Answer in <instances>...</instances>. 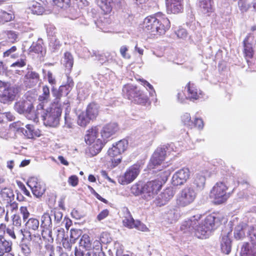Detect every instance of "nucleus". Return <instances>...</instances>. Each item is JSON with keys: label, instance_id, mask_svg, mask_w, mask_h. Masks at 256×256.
I'll return each mask as SVG.
<instances>
[{"label": "nucleus", "instance_id": "39448f33", "mask_svg": "<svg viewBox=\"0 0 256 256\" xmlns=\"http://www.w3.org/2000/svg\"><path fill=\"white\" fill-rule=\"evenodd\" d=\"M60 98L57 96L49 108L40 110V114L46 126L56 127L59 124L60 118L62 114L61 104L59 103Z\"/></svg>", "mask_w": 256, "mask_h": 256}, {"label": "nucleus", "instance_id": "b1692460", "mask_svg": "<svg viewBox=\"0 0 256 256\" xmlns=\"http://www.w3.org/2000/svg\"><path fill=\"white\" fill-rule=\"evenodd\" d=\"M244 54L246 58H251L254 55L253 36L248 34L243 42Z\"/></svg>", "mask_w": 256, "mask_h": 256}, {"label": "nucleus", "instance_id": "69168bd1", "mask_svg": "<svg viewBox=\"0 0 256 256\" xmlns=\"http://www.w3.org/2000/svg\"><path fill=\"white\" fill-rule=\"evenodd\" d=\"M26 64V59L21 58L20 60H18L12 64L10 66V67L12 68H22L25 66Z\"/></svg>", "mask_w": 256, "mask_h": 256}, {"label": "nucleus", "instance_id": "423d86ee", "mask_svg": "<svg viewBox=\"0 0 256 256\" xmlns=\"http://www.w3.org/2000/svg\"><path fill=\"white\" fill-rule=\"evenodd\" d=\"M234 184V188L236 184L231 178L226 182H218L212 188L210 192V198L213 200L216 204H221L225 202L230 197V194L227 192L229 187Z\"/></svg>", "mask_w": 256, "mask_h": 256}, {"label": "nucleus", "instance_id": "338daca9", "mask_svg": "<svg viewBox=\"0 0 256 256\" xmlns=\"http://www.w3.org/2000/svg\"><path fill=\"white\" fill-rule=\"evenodd\" d=\"M99 240L101 242L104 244H108L111 240V238L110 237L109 234L106 232L102 233Z\"/></svg>", "mask_w": 256, "mask_h": 256}, {"label": "nucleus", "instance_id": "7c9ffc66", "mask_svg": "<svg viewBox=\"0 0 256 256\" xmlns=\"http://www.w3.org/2000/svg\"><path fill=\"white\" fill-rule=\"evenodd\" d=\"M43 42L42 39H38L36 42H33L29 48V52L43 55L45 53V50L42 46Z\"/></svg>", "mask_w": 256, "mask_h": 256}, {"label": "nucleus", "instance_id": "de8ad7c7", "mask_svg": "<svg viewBox=\"0 0 256 256\" xmlns=\"http://www.w3.org/2000/svg\"><path fill=\"white\" fill-rule=\"evenodd\" d=\"M70 234V240L71 243H74L82 234V232L79 229H71Z\"/></svg>", "mask_w": 256, "mask_h": 256}, {"label": "nucleus", "instance_id": "e433bc0d", "mask_svg": "<svg viewBox=\"0 0 256 256\" xmlns=\"http://www.w3.org/2000/svg\"><path fill=\"white\" fill-rule=\"evenodd\" d=\"M0 196L2 198L8 202H11L14 197L12 190L8 188H4L0 191Z\"/></svg>", "mask_w": 256, "mask_h": 256}, {"label": "nucleus", "instance_id": "49530a36", "mask_svg": "<svg viewBox=\"0 0 256 256\" xmlns=\"http://www.w3.org/2000/svg\"><path fill=\"white\" fill-rule=\"evenodd\" d=\"M182 122L187 127L192 128H194L193 121L191 120V116L188 113L184 114L181 117Z\"/></svg>", "mask_w": 256, "mask_h": 256}, {"label": "nucleus", "instance_id": "774afa93", "mask_svg": "<svg viewBox=\"0 0 256 256\" xmlns=\"http://www.w3.org/2000/svg\"><path fill=\"white\" fill-rule=\"evenodd\" d=\"M92 248H93L92 250L96 252H102V243L100 240H96L92 244Z\"/></svg>", "mask_w": 256, "mask_h": 256}, {"label": "nucleus", "instance_id": "3c124183", "mask_svg": "<svg viewBox=\"0 0 256 256\" xmlns=\"http://www.w3.org/2000/svg\"><path fill=\"white\" fill-rule=\"evenodd\" d=\"M17 48L16 46H12L10 48L6 50L3 53V57H10L12 58H16L18 55L16 54L15 52L16 51Z\"/></svg>", "mask_w": 256, "mask_h": 256}, {"label": "nucleus", "instance_id": "a878e982", "mask_svg": "<svg viewBox=\"0 0 256 256\" xmlns=\"http://www.w3.org/2000/svg\"><path fill=\"white\" fill-rule=\"evenodd\" d=\"M111 20L109 17L102 16L98 20L95 24L96 26L104 32H110L109 30Z\"/></svg>", "mask_w": 256, "mask_h": 256}, {"label": "nucleus", "instance_id": "dca6fc26", "mask_svg": "<svg viewBox=\"0 0 256 256\" xmlns=\"http://www.w3.org/2000/svg\"><path fill=\"white\" fill-rule=\"evenodd\" d=\"M41 224L40 228H42L41 234L42 236L44 238H46L45 234L48 232V234L50 239L52 240L53 238H52V232L51 231L52 228V221L50 214L48 212H44L40 218Z\"/></svg>", "mask_w": 256, "mask_h": 256}, {"label": "nucleus", "instance_id": "6e6552de", "mask_svg": "<svg viewBox=\"0 0 256 256\" xmlns=\"http://www.w3.org/2000/svg\"><path fill=\"white\" fill-rule=\"evenodd\" d=\"M124 96L132 102L140 104H144L148 101V97L136 86L128 84L122 88Z\"/></svg>", "mask_w": 256, "mask_h": 256}, {"label": "nucleus", "instance_id": "052dcab7", "mask_svg": "<svg viewBox=\"0 0 256 256\" xmlns=\"http://www.w3.org/2000/svg\"><path fill=\"white\" fill-rule=\"evenodd\" d=\"M122 153L119 151V150L113 144L112 148H109L108 151V155L114 158L118 156H119Z\"/></svg>", "mask_w": 256, "mask_h": 256}, {"label": "nucleus", "instance_id": "72a5a7b5", "mask_svg": "<svg viewBox=\"0 0 256 256\" xmlns=\"http://www.w3.org/2000/svg\"><path fill=\"white\" fill-rule=\"evenodd\" d=\"M14 13L11 10L8 12L2 10L0 12V24H3L10 22L14 20Z\"/></svg>", "mask_w": 256, "mask_h": 256}, {"label": "nucleus", "instance_id": "f257e3e1", "mask_svg": "<svg viewBox=\"0 0 256 256\" xmlns=\"http://www.w3.org/2000/svg\"><path fill=\"white\" fill-rule=\"evenodd\" d=\"M118 130V126L116 122L106 124L100 132L98 128H92L86 132L84 140L88 144H92L90 147L91 151L96 154L101 150L106 140L114 134Z\"/></svg>", "mask_w": 256, "mask_h": 256}, {"label": "nucleus", "instance_id": "aec40b11", "mask_svg": "<svg viewBox=\"0 0 256 256\" xmlns=\"http://www.w3.org/2000/svg\"><path fill=\"white\" fill-rule=\"evenodd\" d=\"M166 9L168 13L178 14L184 8L183 0H166Z\"/></svg>", "mask_w": 256, "mask_h": 256}, {"label": "nucleus", "instance_id": "4c0bfd02", "mask_svg": "<svg viewBox=\"0 0 256 256\" xmlns=\"http://www.w3.org/2000/svg\"><path fill=\"white\" fill-rule=\"evenodd\" d=\"M91 120L86 112H82L78 116V124L81 126H86Z\"/></svg>", "mask_w": 256, "mask_h": 256}, {"label": "nucleus", "instance_id": "5fc2aeb1", "mask_svg": "<svg viewBox=\"0 0 256 256\" xmlns=\"http://www.w3.org/2000/svg\"><path fill=\"white\" fill-rule=\"evenodd\" d=\"M114 250L116 251V256H129L128 254H123V246L118 242H115L114 243Z\"/></svg>", "mask_w": 256, "mask_h": 256}, {"label": "nucleus", "instance_id": "2f4dec72", "mask_svg": "<svg viewBox=\"0 0 256 256\" xmlns=\"http://www.w3.org/2000/svg\"><path fill=\"white\" fill-rule=\"evenodd\" d=\"M99 106L96 103L89 104L86 108V113L92 120H94L98 114Z\"/></svg>", "mask_w": 256, "mask_h": 256}, {"label": "nucleus", "instance_id": "9b49d317", "mask_svg": "<svg viewBox=\"0 0 256 256\" xmlns=\"http://www.w3.org/2000/svg\"><path fill=\"white\" fill-rule=\"evenodd\" d=\"M141 168V164L140 163L135 164L130 166L125 172L119 177V182L123 185L131 183L138 176Z\"/></svg>", "mask_w": 256, "mask_h": 256}, {"label": "nucleus", "instance_id": "1a4fd4ad", "mask_svg": "<svg viewBox=\"0 0 256 256\" xmlns=\"http://www.w3.org/2000/svg\"><path fill=\"white\" fill-rule=\"evenodd\" d=\"M197 193L192 186L184 188L180 192L177 199L178 204L182 206H187L196 199Z\"/></svg>", "mask_w": 256, "mask_h": 256}, {"label": "nucleus", "instance_id": "c756f323", "mask_svg": "<svg viewBox=\"0 0 256 256\" xmlns=\"http://www.w3.org/2000/svg\"><path fill=\"white\" fill-rule=\"evenodd\" d=\"M240 256H256V246H250L248 242H244L241 248Z\"/></svg>", "mask_w": 256, "mask_h": 256}, {"label": "nucleus", "instance_id": "a19ab883", "mask_svg": "<svg viewBox=\"0 0 256 256\" xmlns=\"http://www.w3.org/2000/svg\"><path fill=\"white\" fill-rule=\"evenodd\" d=\"M79 246L86 250H89L92 248L91 241L88 235L84 234L82 236L80 240Z\"/></svg>", "mask_w": 256, "mask_h": 256}, {"label": "nucleus", "instance_id": "37998d69", "mask_svg": "<svg viewBox=\"0 0 256 256\" xmlns=\"http://www.w3.org/2000/svg\"><path fill=\"white\" fill-rule=\"evenodd\" d=\"M248 237L252 244H256V225H250L248 229Z\"/></svg>", "mask_w": 256, "mask_h": 256}, {"label": "nucleus", "instance_id": "ddd939ff", "mask_svg": "<svg viewBox=\"0 0 256 256\" xmlns=\"http://www.w3.org/2000/svg\"><path fill=\"white\" fill-rule=\"evenodd\" d=\"M40 79L39 74L33 70L32 66L28 65L24 78V84L28 88H32L37 84Z\"/></svg>", "mask_w": 256, "mask_h": 256}, {"label": "nucleus", "instance_id": "8fccbe9b", "mask_svg": "<svg viewBox=\"0 0 256 256\" xmlns=\"http://www.w3.org/2000/svg\"><path fill=\"white\" fill-rule=\"evenodd\" d=\"M24 123L20 121H18L11 124H10V128L14 130L22 133L24 132Z\"/></svg>", "mask_w": 256, "mask_h": 256}, {"label": "nucleus", "instance_id": "c9c22d12", "mask_svg": "<svg viewBox=\"0 0 256 256\" xmlns=\"http://www.w3.org/2000/svg\"><path fill=\"white\" fill-rule=\"evenodd\" d=\"M74 86V82L72 79L68 76L67 83L65 85L62 86L60 88V92L61 94L68 95L71 91Z\"/></svg>", "mask_w": 256, "mask_h": 256}, {"label": "nucleus", "instance_id": "473e14b6", "mask_svg": "<svg viewBox=\"0 0 256 256\" xmlns=\"http://www.w3.org/2000/svg\"><path fill=\"white\" fill-rule=\"evenodd\" d=\"M96 56V60H98L101 64H104L108 62H112L113 61L112 57L108 52L105 53L104 54H100L96 52H94L92 54V56Z\"/></svg>", "mask_w": 256, "mask_h": 256}, {"label": "nucleus", "instance_id": "a211bd4d", "mask_svg": "<svg viewBox=\"0 0 256 256\" xmlns=\"http://www.w3.org/2000/svg\"><path fill=\"white\" fill-rule=\"evenodd\" d=\"M231 232V230H226L222 231L220 244L221 250L223 253L226 254H229L231 251L232 241L230 238Z\"/></svg>", "mask_w": 256, "mask_h": 256}, {"label": "nucleus", "instance_id": "6e6d98bb", "mask_svg": "<svg viewBox=\"0 0 256 256\" xmlns=\"http://www.w3.org/2000/svg\"><path fill=\"white\" fill-rule=\"evenodd\" d=\"M88 6V2L86 0H75L74 6L80 10H86Z\"/></svg>", "mask_w": 256, "mask_h": 256}, {"label": "nucleus", "instance_id": "9d476101", "mask_svg": "<svg viewBox=\"0 0 256 256\" xmlns=\"http://www.w3.org/2000/svg\"><path fill=\"white\" fill-rule=\"evenodd\" d=\"M236 226L234 230V236L237 240H242L246 236H248V229L250 226H248L244 222H238V218L234 217L231 220L228 224V228L232 230V226Z\"/></svg>", "mask_w": 256, "mask_h": 256}, {"label": "nucleus", "instance_id": "0e129e2a", "mask_svg": "<svg viewBox=\"0 0 256 256\" xmlns=\"http://www.w3.org/2000/svg\"><path fill=\"white\" fill-rule=\"evenodd\" d=\"M134 228L142 232H148V228L146 226L138 220H136Z\"/></svg>", "mask_w": 256, "mask_h": 256}, {"label": "nucleus", "instance_id": "412c9836", "mask_svg": "<svg viewBox=\"0 0 256 256\" xmlns=\"http://www.w3.org/2000/svg\"><path fill=\"white\" fill-rule=\"evenodd\" d=\"M186 88L187 89L188 98L191 100H194L202 98V92L194 84L188 82Z\"/></svg>", "mask_w": 256, "mask_h": 256}, {"label": "nucleus", "instance_id": "79ce46f5", "mask_svg": "<svg viewBox=\"0 0 256 256\" xmlns=\"http://www.w3.org/2000/svg\"><path fill=\"white\" fill-rule=\"evenodd\" d=\"M178 217V213L174 210H171L166 214L164 218L167 220L169 223L172 224L175 222Z\"/></svg>", "mask_w": 256, "mask_h": 256}, {"label": "nucleus", "instance_id": "e2e57ef3", "mask_svg": "<svg viewBox=\"0 0 256 256\" xmlns=\"http://www.w3.org/2000/svg\"><path fill=\"white\" fill-rule=\"evenodd\" d=\"M7 38L11 42H14L18 39V34L12 30H8L6 32Z\"/></svg>", "mask_w": 256, "mask_h": 256}, {"label": "nucleus", "instance_id": "f8f14e48", "mask_svg": "<svg viewBox=\"0 0 256 256\" xmlns=\"http://www.w3.org/2000/svg\"><path fill=\"white\" fill-rule=\"evenodd\" d=\"M18 93V88L8 84L0 94V102L4 104H11L15 100Z\"/></svg>", "mask_w": 256, "mask_h": 256}, {"label": "nucleus", "instance_id": "a18cd8bd", "mask_svg": "<svg viewBox=\"0 0 256 256\" xmlns=\"http://www.w3.org/2000/svg\"><path fill=\"white\" fill-rule=\"evenodd\" d=\"M16 232L22 234V230H18L13 226H8V228H6L5 231V233L13 240H16Z\"/></svg>", "mask_w": 256, "mask_h": 256}, {"label": "nucleus", "instance_id": "58836bf2", "mask_svg": "<svg viewBox=\"0 0 256 256\" xmlns=\"http://www.w3.org/2000/svg\"><path fill=\"white\" fill-rule=\"evenodd\" d=\"M26 128H24V132L22 134L28 138H32L34 136H36L34 132V126L30 124H27L24 126Z\"/></svg>", "mask_w": 256, "mask_h": 256}, {"label": "nucleus", "instance_id": "4d7b16f0", "mask_svg": "<svg viewBox=\"0 0 256 256\" xmlns=\"http://www.w3.org/2000/svg\"><path fill=\"white\" fill-rule=\"evenodd\" d=\"M70 0H52L54 5L60 8H66L70 3Z\"/></svg>", "mask_w": 256, "mask_h": 256}, {"label": "nucleus", "instance_id": "7ed1b4c3", "mask_svg": "<svg viewBox=\"0 0 256 256\" xmlns=\"http://www.w3.org/2000/svg\"><path fill=\"white\" fill-rule=\"evenodd\" d=\"M170 174L169 170H165L159 174L160 179L158 178L148 182L141 188L138 185L133 186L132 190L136 194L141 193L144 198L146 200H152L162 188V186L167 180Z\"/></svg>", "mask_w": 256, "mask_h": 256}, {"label": "nucleus", "instance_id": "393cba45", "mask_svg": "<svg viewBox=\"0 0 256 256\" xmlns=\"http://www.w3.org/2000/svg\"><path fill=\"white\" fill-rule=\"evenodd\" d=\"M28 9L32 14L36 15H42L45 11L43 4L36 0H30L28 2Z\"/></svg>", "mask_w": 256, "mask_h": 256}, {"label": "nucleus", "instance_id": "c85d7f7f", "mask_svg": "<svg viewBox=\"0 0 256 256\" xmlns=\"http://www.w3.org/2000/svg\"><path fill=\"white\" fill-rule=\"evenodd\" d=\"M205 182V176L202 174H196L193 178L192 185V186L193 188L196 187L198 190H201L204 187Z\"/></svg>", "mask_w": 256, "mask_h": 256}, {"label": "nucleus", "instance_id": "2eb2a0df", "mask_svg": "<svg viewBox=\"0 0 256 256\" xmlns=\"http://www.w3.org/2000/svg\"><path fill=\"white\" fill-rule=\"evenodd\" d=\"M27 184L30 188L34 195L37 198L42 196L46 190L44 183L35 177L30 178L28 180Z\"/></svg>", "mask_w": 256, "mask_h": 256}, {"label": "nucleus", "instance_id": "864d4df0", "mask_svg": "<svg viewBox=\"0 0 256 256\" xmlns=\"http://www.w3.org/2000/svg\"><path fill=\"white\" fill-rule=\"evenodd\" d=\"M20 212L24 222H26L28 218H30V214L26 206H21L20 208Z\"/></svg>", "mask_w": 256, "mask_h": 256}, {"label": "nucleus", "instance_id": "0eeeda50", "mask_svg": "<svg viewBox=\"0 0 256 256\" xmlns=\"http://www.w3.org/2000/svg\"><path fill=\"white\" fill-rule=\"evenodd\" d=\"M14 108L20 114H24L27 118L36 122L39 114L38 112V108L35 112L32 99L26 97V99H22L16 102L14 106Z\"/></svg>", "mask_w": 256, "mask_h": 256}, {"label": "nucleus", "instance_id": "cd10ccee", "mask_svg": "<svg viewBox=\"0 0 256 256\" xmlns=\"http://www.w3.org/2000/svg\"><path fill=\"white\" fill-rule=\"evenodd\" d=\"M25 226L30 233L38 231L40 228L39 220L34 218H30L25 222Z\"/></svg>", "mask_w": 256, "mask_h": 256}, {"label": "nucleus", "instance_id": "f704fd0d", "mask_svg": "<svg viewBox=\"0 0 256 256\" xmlns=\"http://www.w3.org/2000/svg\"><path fill=\"white\" fill-rule=\"evenodd\" d=\"M98 6L105 12H110L112 9L113 0H96Z\"/></svg>", "mask_w": 256, "mask_h": 256}, {"label": "nucleus", "instance_id": "4468645a", "mask_svg": "<svg viewBox=\"0 0 256 256\" xmlns=\"http://www.w3.org/2000/svg\"><path fill=\"white\" fill-rule=\"evenodd\" d=\"M190 176V171L189 169L186 168H183L174 174L172 179V184L174 186L182 185L189 179Z\"/></svg>", "mask_w": 256, "mask_h": 256}, {"label": "nucleus", "instance_id": "bf43d9fd", "mask_svg": "<svg viewBox=\"0 0 256 256\" xmlns=\"http://www.w3.org/2000/svg\"><path fill=\"white\" fill-rule=\"evenodd\" d=\"M50 215L54 216V222L56 224H59L62 218V213L58 210H53L50 212Z\"/></svg>", "mask_w": 256, "mask_h": 256}, {"label": "nucleus", "instance_id": "20e7f679", "mask_svg": "<svg viewBox=\"0 0 256 256\" xmlns=\"http://www.w3.org/2000/svg\"><path fill=\"white\" fill-rule=\"evenodd\" d=\"M170 22L164 15L158 14L146 18L143 22L142 28L152 36L164 34L170 28Z\"/></svg>", "mask_w": 256, "mask_h": 256}, {"label": "nucleus", "instance_id": "13d9d810", "mask_svg": "<svg viewBox=\"0 0 256 256\" xmlns=\"http://www.w3.org/2000/svg\"><path fill=\"white\" fill-rule=\"evenodd\" d=\"M68 17L72 20H75L79 18L80 10H76L74 8H70L68 10Z\"/></svg>", "mask_w": 256, "mask_h": 256}, {"label": "nucleus", "instance_id": "ea45409f", "mask_svg": "<svg viewBox=\"0 0 256 256\" xmlns=\"http://www.w3.org/2000/svg\"><path fill=\"white\" fill-rule=\"evenodd\" d=\"M73 58L72 54L68 52L64 53V56L62 60V64L68 69H70L73 66Z\"/></svg>", "mask_w": 256, "mask_h": 256}, {"label": "nucleus", "instance_id": "c03bdc74", "mask_svg": "<svg viewBox=\"0 0 256 256\" xmlns=\"http://www.w3.org/2000/svg\"><path fill=\"white\" fill-rule=\"evenodd\" d=\"M138 80L140 82V84L146 88V90L149 92V94L150 96H154L156 95V92L153 86L148 81L143 78L139 79Z\"/></svg>", "mask_w": 256, "mask_h": 256}, {"label": "nucleus", "instance_id": "f03ea898", "mask_svg": "<svg viewBox=\"0 0 256 256\" xmlns=\"http://www.w3.org/2000/svg\"><path fill=\"white\" fill-rule=\"evenodd\" d=\"M200 218V215L190 218L182 223L180 226L181 230L184 232L194 233L199 238H206L214 228L215 217L212 215H208L204 221L199 224L198 220Z\"/></svg>", "mask_w": 256, "mask_h": 256}, {"label": "nucleus", "instance_id": "603ef678", "mask_svg": "<svg viewBox=\"0 0 256 256\" xmlns=\"http://www.w3.org/2000/svg\"><path fill=\"white\" fill-rule=\"evenodd\" d=\"M136 220H134L132 216H129L127 218H124L122 220V223L124 226L128 228H134L136 224Z\"/></svg>", "mask_w": 256, "mask_h": 256}, {"label": "nucleus", "instance_id": "09e8293b", "mask_svg": "<svg viewBox=\"0 0 256 256\" xmlns=\"http://www.w3.org/2000/svg\"><path fill=\"white\" fill-rule=\"evenodd\" d=\"M114 146L120 151L121 153L124 152L128 146V142L126 140L123 139L116 142Z\"/></svg>", "mask_w": 256, "mask_h": 256}, {"label": "nucleus", "instance_id": "bb28decb", "mask_svg": "<svg viewBox=\"0 0 256 256\" xmlns=\"http://www.w3.org/2000/svg\"><path fill=\"white\" fill-rule=\"evenodd\" d=\"M12 242L6 240L4 236L0 235V256L10 252L12 250Z\"/></svg>", "mask_w": 256, "mask_h": 256}, {"label": "nucleus", "instance_id": "4be33fe9", "mask_svg": "<svg viewBox=\"0 0 256 256\" xmlns=\"http://www.w3.org/2000/svg\"><path fill=\"white\" fill-rule=\"evenodd\" d=\"M50 90L47 86H44L42 87V94L38 97L40 103L38 105V112L40 113V110H44V108L46 107V104L50 100Z\"/></svg>", "mask_w": 256, "mask_h": 256}, {"label": "nucleus", "instance_id": "f3484780", "mask_svg": "<svg viewBox=\"0 0 256 256\" xmlns=\"http://www.w3.org/2000/svg\"><path fill=\"white\" fill-rule=\"evenodd\" d=\"M166 149L165 148H158L156 150L150 160L149 164L150 168H154L156 166L160 165L164 160L166 154Z\"/></svg>", "mask_w": 256, "mask_h": 256}, {"label": "nucleus", "instance_id": "5701e85b", "mask_svg": "<svg viewBox=\"0 0 256 256\" xmlns=\"http://www.w3.org/2000/svg\"><path fill=\"white\" fill-rule=\"evenodd\" d=\"M197 4L200 11L204 14L210 16L214 12L213 0H198Z\"/></svg>", "mask_w": 256, "mask_h": 256}, {"label": "nucleus", "instance_id": "680f3d73", "mask_svg": "<svg viewBox=\"0 0 256 256\" xmlns=\"http://www.w3.org/2000/svg\"><path fill=\"white\" fill-rule=\"evenodd\" d=\"M128 47L126 46H122L120 49V52L122 56L125 59H130V54L128 52Z\"/></svg>", "mask_w": 256, "mask_h": 256}, {"label": "nucleus", "instance_id": "6ab92c4d", "mask_svg": "<svg viewBox=\"0 0 256 256\" xmlns=\"http://www.w3.org/2000/svg\"><path fill=\"white\" fill-rule=\"evenodd\" d=\"M174 192L172 188H168L158 196L154 202L156 206H161L166 204L174 196Z\"/></svg>", "mask_w": 256, "mask_h": 256}]
</instances>
